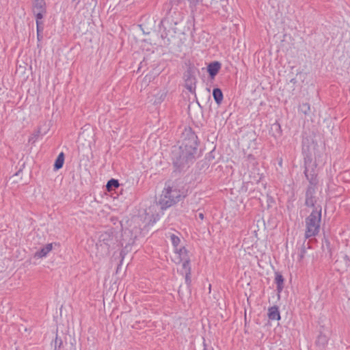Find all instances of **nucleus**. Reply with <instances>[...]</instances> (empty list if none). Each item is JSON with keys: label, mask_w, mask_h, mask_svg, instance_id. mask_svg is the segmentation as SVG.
Instances as JSON below:
<instances>
[{"label": "nucleus", "mask_w": 350, "mask_h": 350, "mask_svg": "<svg viewBox=\"0 0 350 350\" xmlns=\"http://www.w3.org/2000/svg\"><path fill=\"white\" fill-rule=\"evenodd\" d=\"M187 135L188 139H185L183 144L172 151L173 163L178 170H182L189 163H192L197 152V136L191 131Z\"/></svg>", "instance_id": "1"}, {"label": "nucleus", "mask_w": 350, "mask_h": 350, "mask_svg": "<svg viewBox=\"0 0 350 350\" xmlns=\"http://www.w3.org/2000/svg\"><path fill=\"white\" fill-rule=\"evenodd\" d=\"M321 221V206L314 207L311 213L306 218L305 238L309 239L318 234Z\"/></svg>", "instance_id": "2"}, {"label": "nucleus", "mask_w": 350, "mask_h": 350, "mask_svg": "<svg viewBox=\"0 0 350 350\" xmlns=\"http://www.w3.org/2000/svg\"><path fill=\"white\" fill-rule=\"evenodd\" d=\"M185 196L183 192L170 185L164 188L159 200L161 208L165 209L179 202Z\"/></svg>", "instance_id": "3"}, {"label": "nucleus", "mask_w": 350, "mask_h": 350, "mask_svg": "<svg viewBox=\"0 0 350 350\" xmlns=\"http://www.w3.org/2000/svg\"><path fill=\"white\" fill-rule=\"evenodd\" d=\"M198 68L191 64H189L184 73V80L185 88L191 92L195 93L196 88V73Z\"/></svg>", "instance_id": "4"}, {"label": "nucleus", "mask_w": 350, "mask_h": 350, "mask_svg": "<svg viewBox=\"0 0 350 350\" xmlns=\"http://www.w3.org/2000/svg\"><path fill=\"white\" fill-rule=\"evenodd\" d=\"M304 174L308 180H310V185H308L306 192V205L308 206H314V204L316 202L314 194L315 193V186L312 183L311 180L309 178V176L307 173V170L304 171Z\"/></svg>", "instance_id": "5"}, {"label": "nucleus", "mask_w": 350, "mask_h": 350, "mask_svg": "<svg viewBox=\"0 0 350 350\" xmlns=\"http://www.w3.org/2000/svg\"><path fill=\"white\" fill-rule=\"evenodd\" d=\"M33 13L36 18L42 19L46 13V3L44 0H33Z\"/></svg>", "instance_id": "6"}, {"label": "nucleus", "mask_w": 350, "mask_h": 350, "mask_svg": "<svg viewBox=\"0 0 350 350\" xmlns=\"http://www.w3.org/2000/svg\"><path fill=\"white\" fill-rule=\"evenodd\" d=\"M221 68V64L219 62H213L208 64L207 67L208 72L210 77L213 79Z\"/></svg>", "instance_id": "7"}, {"label": "nucleus", "mask_w": 350, "mask_h": 350, "mask_svg": "<svg viewBox=\"0 0 350 350\" xmlns=\"http://www.w3.org/2000/svg\"><path fill=\"white\" fill-rule=\"evenodd\" d=\"M268 317L270 320H280V314L278 306H272L268 309Z\"/></svg>", "instance_id": "8"}, {"label": "nucleus", "mask_w": 350, "mask_h": 350, "mask_svg": "<svg viewBox=\"0 0 350 350\" xmlns=\"http://www.w3.org/2000/svg\"><path fill=\"white\" fill-rule=\"evenodd\" d=\"M53 249V244L48 243L42 249L38 250L35 256L38 258L45 257Z\"/></svg>", "instance_id": "9"}, {"label": "nucleus", "mask_w": 350, "mask_h": 350, "mask_svg": "<svg viewBox=\"0 0 350 350\" xmlns=\"http://www.w3.org/2000/svg\"><path fill=\"white\" fill-rule=\"evenodd\" d=\"M275 282L277 284V291L280 293L284 288V278L280 273H275Z\"/></svg>", "instance_id": "10"}, {"label": "nucleus", "mask_w": 350, "mask_h": 350, "mask_svg": "<svg viewBox=\"0 0 350 350\" xmlns=\"http://www.w3.org/2000/svg\"><path fill=\"white\" fill-rule=\"evenodd\" d=\"M213 96L217 104L219 105L223 100V93L219 88H215L213 91Z\"/></svg>", "instance_id": "11"}, {"label": "nucleus", "mask_w": 350, "mask_h": 350, "mask_svg": "<svg viewBox=\"0 0 350 350\" xmlns=\"http://www.w3.org/2000/svg\"><path fill=\"white\" fill-rule=\"evenodd\" d=\"M64 163V152H60L57 156L55 163H54V170H58L62 167Z\"/></svg>", "instance_id": "12"}, {"label": "nucleus", "mask_w": 350, "mask_h": 350, "mask_svg": "<svg viewBox=\"0 0 350 350\" xmlns=\"http://www.w3.org/2000/svg\"><path fill=\"white\" fill-rule=\"evenodd\" d=\"M63 350H77L76 340L70 337L69 341H65Z\"/></svg>", "instance_id": "13"}, {"label": "nucleus", "mask_w": 350, "mask_h": 350, "mask_svg": "<svg viewBox=\"0 0 350 350\" xmlns=\"http://www.w3.org/2000/svg\"><path fill=\"white\" fill-rule=\"evenodd\" d=\"M106 187L108 191H111L116 189H118L120 184L118 180L112 178L107 182Z\"/></svg>", "instance_id": "14"}, {"label": "nucleus", "mask_w": 350, "mask_h": 350, "mask_svg": "<svg viewBox=\"0 0 350 350\" xmlns=\"http://www.w3.org/2000/svg\"><path fill=\"white\" fill-rule=\"evenodd\" d=\"M328 340L325 335L320 334L317 339L316 344L321 348H324L327 344Z\"/></svg>", "instance_id": "15"}, {"label": "nucleus", "mask_w": 350, "mask_h": 350, "mask_svg": "<svg viewBox=\"0 0 350 350\" xmlns=\"http://www.w3.org/2000/svg\"><path fill=\"white\" fill-rule=\"evenodd\" d=\"M336 263H343L345 269L347 268L350 265V258L347 254H342L341 256V259H338L336 261Z\"/></svg>", "instance_id": "16"}, {"label": "nucleus", "mask_w": 350, "mask_h": 350, "mask_svg": "<svg viewBox=\"0 0 350 350\" xmlns=\"http://www.w3.org/2000/svg\"><path fill=\"white\" fill-rule=\"evenodd\" d=\"M36 26H37V36L38 39L40 40L42 38L41 33L44 29V24L41 19L36 18Z\"/></svg>", "instance_id": "17"}, {"label": "nucleus", "mask_w": 350, "mask_h": 350, "mask_svg": "<svg viewBox=\"0 0 350 350\" xmlns=\"http://www.w3.org/2000/svg\"><path fill=\"white\" fill-rule=\"evenodd\" d=\"M306 246L304 245V243L300 247V248H299L298 250V253H297V260L299 262H301L304 256H305V254H306Z\"/></svg>", "instance_id": "18"}, {"label": "nucleus", "mask_w": 350, "mask_h": 350, "mask_svg": "<svg viewBox=\"0 0 350 350\" xmlns=\"http://www.w3.org/2000/svg\"><path fill=\"white\" fill-rule=\"evenodd\" d=\"M299 111L305 115L309 114L310 112V105L309 103H303L299 107Z\"/></svg>", "instance_id": "19"}, {"label": "nucleus", "mask_w": 350, "mask_h": 350, "mask_svg": "<svg viewBox=\"0 0 350 350\" xmlns=\"http://www.w3.org/2000/svg\"><path fill=\"white\" fill-rule=\"evenodd\" d=\"M183 273L191 272V267L189 265V260H186L183 263Z\"/></svg>", "instance_id": "20"}, {"label": "nucleus", "mask_w": 350, "mask_h": 350, "mask_svg": "<svg viewBox=\"0 0 350 350\" xmlns=\"http://www.w3.org/2000/svg\"><path fill=\"white\" fill-rule=\"evenodd\" d=\"M171 241L174 247H177L180 243V239L174 234L170 236Z\"/></svg>", "instance_id": "21"}, {"label": "nucleus", "mask_w": 350, "mask_h": 350, "mask_svg": "<svg viewBox=\"0 0 350 350\" xmlns=\"http://www.w3.org/2000/svg\"><path fill=\"white\" fill-rule=\"evenodd\" d=\"M63 342L61 339H59L57 337H56L55 340V349L58 347L59 349L62 346L63 347Z\"/></svg>", "instance_id": "22"}, {"label": "nucleus", "mask_w": 350, "mask_h": 350, "mask_svg": "<svg viewBox=\"0 0 350 350\" xmlns=\"http://www.w3.org/2000/svg\"><path fill=\"white\" fill-rule=\"evenodd\" d=\"M185 273V281L187 284H189L191 282V272H187Z\"/></svg>", "instance_id": "23"}, {"label": "nucleus", "mask_w": 350, "mask_h": 350, "mask_svg": "<svg viewBox=\"0 0 350 350\" xmlns=\"http://www.w3.org/2000/svg\"><path fill=\"white\" fill-rule=\"evenodd\" d=\"M170 33V31L168 30V33H165V35L163 33L161 34V37L163 39H167V41H170V38L168 37L169 34Z\"/></svg>", "instance_id": "24"}, {"label": "nucleus", "mask_w": 350, "mask_h": 350, "mask_svg": "<svg viewBox=\"0 0 350 350\" xmlns=\"http://www.w3.org/2000/svg\"><path fill=\"white\" fill-rule=\"evenodd\" d=\"M165 22L166 21L165 19H163L161 21V26H160V28L163 27L164 29L165 30L166 27L165 26Z\"/></svg>", "instance_id": "25"}, {"label": "nucleus", "mask_w": 350, "mask_h": 350, "mask_svg": "<svg viewBox=\"0 0 350 350\" xmlns=\"http://www.w3.org/2000/svg\"><path fill=\"white\" fill-rule=\"evenodd\" d=\"M199 217L201 219H204V215L203 213H199Z\"/></svg>", "instance_id": "26"}, {"label": "nucleus", "mask_w": 350, "mask_h": 350, "mask_svg": "<svg viewBox=\"0 0 350 350\" xmlns=\"http://www.w3.org/2000/svg\"><path fill=\"white\" fill-rule=\"evenodd\" d=\"M226 3V0H221V4L224 6V3Z\"/></svg>", "instance_id": "27"}, {"label": "nucleus", "mask_w": 350, "mask_h": 350, "mask_svg": "<svg viewBox=\"0 0 350 350\" xmlns=\"http://www.w3.org/2000/svg\"><path fill=\"white\" fill-rule=\"evenodd\" d=\"M183 250L185 251V248L180 249V254L183 253Z\"/></svg>", "instance_id": "28"}, {"label": "nucleus", "mask_w": 350, "mask_h": 350, "mask_svg": "<svg viewBox=\"0 0 350 350\" xmlns=\"http://www.w3.org/2000/svg\"><path fill=\"white\" fill-rule=\"evenodd\" d=\"M204 350H206V349H204Z\"/></svg>", "instance_id": "29"}]
</instances>
